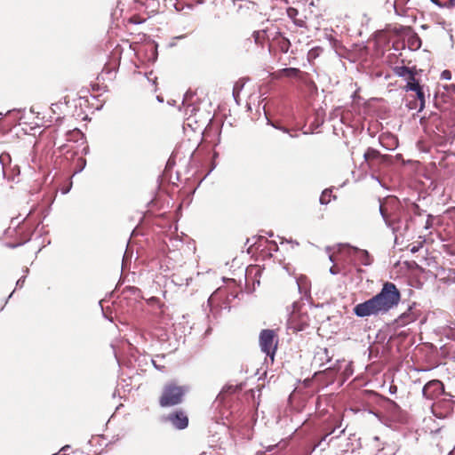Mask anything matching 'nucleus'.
<instances>
[{
  "label": "nucleus",
  "instance_id": "obj_1",
  "mask_svg": "<svg viewBox=\"0 0 455 455\" xmlns=\"http://www.w3.org/2000/svg\"><path fill=\"white\" fill-rule=\"evenodd\" d=\"M401 300V293L395 283L386 282L381 291L368 300L357 304L353 312L359 317L387 314L397 306Z\"/></svg>",
  "mask_w": 455,
  "mask_h": 455
},
{
  "label": "nucleus",
  "instance_id": "obj_2",
  "mask_svg": "<svg viewBox=\"0 0 455 455\" xmlns=\"http://www.w3.org/2000/svg\"><path fill=\"white\" fill-rule=\"evenodd\" d=\"M188 391L187 386L179 385L175 381H170L164 385L158 399L161 407H173L180 404Z\"/></svg>",
  "mask_w": 455,
  "mask_h": 455
},
{
  "label": "nucleus",
  "instance_id": "obj_3",
  "mask_svg": "<svg viewBox=\"0 0 455 455\" xmlns=\"http://www.w3.org/2000/svg\"><path fill=\"white\" fill-rule=\"evenodd\" d=\"M278 335L276 331L264 329L259 332V344L260 350L269 357L271 363L275 361V355L278 348Z\"/></svg>",
  "mask_w": 455,
  "mask_h": 455
},
{
  "label": "nucleus",
  "instance_id": "obj_4",
  "mask_svg": "<svg viewBox=\"0 0 455 455\" xmlns=\"http://www.w3.org/2000/svg\"><path fill=\"white\" fill-rule=\"evenodd\" d=\"M267 277V274L265 267H261L259 265H251L246 268V283L247 285L251 284L253 289H255L256 285L259 286L261 278L266 279Z\"/></svg>",
  "mask_w": 455,
  "mask_h": 455
},
{
  "label": "nucleus",
  "instance_id": "obj_5",
  "mask_svg": "<svg viewBox=\"0 0 455 455\" xmlns=\"http://www.w3.org/2000/svg\"><path fill=\"white\" fill-rule=\"evenodd\" d=\"M165 420L177 429H185L188 426V417L182 410H176L165 417Z\"/></svg>",
  "mask_w": 455,
  "mask_h": 455
},
{
  "label": "nucleus",
  "instance_id": "obj_6",
  "mask_svg": "<svg viewBox=\"0 0 455 455\" xmlns=\"http://www.w3.org/2000/svg\"><path fill=\"white\" fill-rule=\"evenodd\" d=\"M444 392V386L442 381L433 379L428 381L423 387L422 393L427 399H435Z\"/></svg>",
  "mask_w": 455,
  "mask_h": 455
},
{
  "label": "nucleus",
  "instance_id": "obj_7",
  "mask_svg": "<svg viewBox=\"0 0 455 455\" xmlns=\"http://www.w3.org/2000/svg\"><path fill=\"white\" fill-rule=\"evenodd\" d=\"M291 47L290 39L283 35L281 32H276L275 36L272 38L270 48L277 49L283 53L288 52Z\"/></svg>",
  "mask_w": 455,
  "mask_h": 455
},
{
  "label": "nucleus",
  "instance_id": "obj_8",
  "mask_svg": "<svg viewBox=\"0 0 455 455\" xmlns=\"http://www.w3.org/2000/svg\"><path fill=\"white\" fill-rule=\"evenodd\" d=\"M347 252L357 259L362 265L369 266L371 264V257L369 252L365 250H360L355 247L347 246Z\"/></svg>",
  "mask_w": 455,
  "mask_h": 455
},
{
  "label": "nucleus",
  "instance_id": "obj_9",
  "mask_svg": "<svg viewBox=\"0 0 455 455\" xmlns=\"http://www.w3.org/2000/svg\"><path fill=\"white\" fill-rule=\"evenodd\" d=\"M364 162L369 168H373L376 164H379L382 156L377 149L369 148L363 155Z\"/></svg>",
  "mask_w": 455,
  "mask_h": 455
},
{
  "label": "nucleus",
  "instance_id": "obj_10",
  "mask_svg": "<svg viewBox=\"0 0 455 455\" xmlns=\"http://www.w3.org/2000/svg\"><path fill=\"white\" fill-rule=\"evenodd\" d=\"M305 75L306 74L304 72L296 68H282L275 73V76L276 78L285 76L290 78H297L299 80H303Z\"/></svg>",
  "mask_w": 455,
  "mask_h": 455
},
{
  "label": "nucleus",
  "instance_id": "obj_11",
  "mask_svg": "<svg viewBox=\"0 0 455 455\" xmlns=\"http://www.w3.org/2000/svg\"><path fill=\"white\" fill-rule=\"evenodd\" d=\"M287 16L292 20L295 27L299 28H307L306 17L299 16L296 8L289 7L286 11Z\"/></svg>",
  "mask_w": 455,
  "mask_h": 455
},
{
  "label": "nucleus",
  "instance_id": "obj_12",
  "mask_svg": "<svg viewBox=\"0 0 455 455\" xmlns=\"http://www.w3.org/2000/svg\"><path fill=\"white\" fill-rule=\"evenodd\" d=\"M418 314L414 312L411 307H410L406 312L403 313L398 317L396 323L398 325L404 326L412 322H415L418 319Z\"/></svg>",
  "mask_w": 455,
  "mask_h": 455
},
{
  "label": "nucleus",
  "instance_id": "obj_13",
  "mask_svg": "<svg viewBox=\"0 0 455 455\" xmlns=\"http://www.w3.org/2000/svg\"><path fill=\"white\" fill-rule=\"evenodd\" d=\"M397 206V202L395 199L387 200L384 203L380 204L379 211L381 215L387 219L390 216H395V213L393 212V208Z\"/></svg>",
  "mask_w": 455,
  "mask_h": 455
},
{
  "label": "nucleus",
  "instance_id": "obj_14",
  "mask_svg": "<svg viewBox=\"0 0 455 455\" xmlns=\"http://www.w3.org/2000/svg\"><path fill=\"white\" fill-rule=\"evenodd\" d=\"M331 359V355L329 353V349L324 347L321 348L316 352L315 355V360L319 361L320 364H323L324 363L330 362Z\"/></svg>",
  "mask_w": 455,
  "mask_h": 455
},
{
  "label": "nucleus",
  "instance_id": "obj_15",
  "mask_svg": "<svg viewBox=\"0 0 455 455\" xmlns=\"http://www.w3.org/2000/svg\"><path fill=\"white\" fill-rule=\"evenodd\" d=\"M408 46L411 50H418L421 46V39L420 37L416 34H412L408 37Z\"/></svg>",
  "mask_w": 455,
  "mask_h": 455
},
{
  "label": "nucleus",
  "instance_id": "obj_16",
  "mask_svg": "<svg viewBox=\"0 0 455 455\" xmlns=\"http://www.w3.org/2000/svg\"><path fill=\"white\" fill-rule=\"evenodd\" d=\"M411 70L412 69L405 66H395L393 68V72L395 73V75L403 77H406L411 72Z\"/></svg>",
  "mask_w": 455,
  "mask_h": 455
},
{
  "label": "nucleus",
  "instance_id": "obj_17",
  "mask_svg": "<svg viewBox=\"0 0 455 455\" xmlns=\"http://www.w3.org/2000/svg\"><path fill=\"white\" fill-rule=\"evenodd\" d=\"M82 137H83V133L78 129H74L73 131H69L67 132V140H68L77 141Z\"/></svg>",
  "mask_w": 455,
  "mask_h": 455
},
{
  "label": "nucleus",
  "instance_id": "obj_18",
  "mask_svg": "<svg viewBox=\"0 0 455 455\" xmlns=\"http://www.w3.org/2000/svg\"><path fill=\"white\" fill-rule=\"evenodd\" d=\"M439 7L451 8L455 6V0H431Z\"/></svg>",
  "mask_w": 455,
  "mask_h": 455
},
{
  "label": "nucleus",
  "instance_id": "obj_19",
  "mask_svg": "<svg viewBox=\"0 0 455 455\" xmlns=\"http://www.w3.org/2000/svg\"><path fill=\"white\" fill-rule=\"evenodd\" d=\"M331 193H332V191L331 189L323 190L320 196V203L322 204H329L331 202Z\"/></svg>",
  "mask_w": 455,
  "mask_h": 455
},
{
  "label": "nucleus",
  "instance_id": "obj_20",
  "mask_svg": "<svg viewBox=\"0 0 455 455\" xmlns=\"http://www.w3.org/2000/svg\"><path fill=\"white\" fill-rule=\"evenodd\" d=\"M414 92L417 94V99L419 100V111H421L425 107V96H424L422 87L420 86L419 90H415Z\"/></svg>",
  "mask_w": 455,
  "mask_h": 455
},
{
  "label": "nucleus",
  "instance_id": "obj_21",
  "mask_svg": "<svg viewBox=\"0 0 455 455\" xmlns=\"http://www.w3.org/2000/svg\"><path fill=\"white\" fill-rule=\"evenodd\" d=\"M252 36L257 44H262V41L265 37V31H254Z\"/></svg>",
  "mask_w": 455,
  "mask_h": 455
},
{
  "label": "nucleus",
  "instance_id": "obj_22",
  "mask_svg": "<svg viewBox=\"0 0 455 455\" xmlns=\"http://www.w3.org/2000/svg\"><path fill=\"white\" fill-rule=\"evenodd\" d=\"M420 87V84H419V82L416 80V81H412V82H407V84L405 86L406 90L407 91H415V90H419Z\"/></svg>",
  "mask_w": 455,
  "mask_h": 455
},
{
  "label": "nucleus",
  "instance_id": "obj_23",
  "mask_svg": "<svg viewBox=\"0 0 455 455\" xmlns=\"http://www.w3.org/2000/svg\"><path fill=\"white\" fill-rule=\"evenodd\" d=\"M443 280L447 279L448 281L454 283L455 282V270L452 268H448L446 277H443Z\"/></svg>",
  "mask_w": 455,
  "mask_h": 455
},
{
  "label": "nucleus",
  "instance_id": "obj_24",
  "mask_svg": "<svg viewBox=\"0 0 455 455\" xmlns=\"http://www.w3.org/2000/svg\"><path fill=\"white\" fill-rule=\"evenodd\" d=\"M405 78L407 79V82L416 81L415 72L411 70V72Z\"/></svg>",
  "mask_w": 455,
  "mask_h": 455
},
{
  "label": "nucleus",
  "instance_id": "obj_25",
  "mask_svg": "<svg viewBox=\"0 0 455 455\" xmlns=\"http://www.w3.org/2000/svg\"><path fill=\"white\" fill-rule=\"evenodd\" d=\"M148 303H150V304H153V303H160V301H159V299H158V298H156V297H152L151 299H149Z\"/></svg>",
  "mask_w": 455,
  "mask_h": 455
},
{
  "label": "nucleus",
  "instance_id": "obj_26",
  "mask_svg": "<svg viewBox=\"0 0 455 455\" xmlns=\"http://www.w3.org/2000/svg\"><path fill=\"white\" fill-rule=\"evenodd\" d=\"M442 76L444 77V78L450 79V77H451L450 71H448V70L443 71V74H442Z\"/></svg>",
  "mask_w": 455,
  "mask_h": 455
},
{
  "label": "nucleus",
  "instance_id": "obj_27",
  "mask_svg": "<svg viewBox=\"0 0 455 455\" xmlns=\"http://www.w3.org/2000/svg\"><path fill=\"white\" fill-rule=\"evenodd\" d=\"M233 94L235 96L238 94V84H237L234 86Z\"/></svg>",
  "mask_w": 455,
  "mask_h": 455
},
{
  "label": "nucleus",
  "instance_id": "obj_28",
  "mask_svg": "<svg viewBox=\"0 0 455 455\" xmlns=\"http://www.w3.org/2000/svg\"><path fill=\"white\" fill-rule=\"evenodd\" d=\"M416 104H417V102H416V101H415V102H410V104H409V108H416Z\"/></svg>",
  "mask_w": 455,
  "mask_h": 455
},
{
  "label": "nucleus",
  "instance_id": "obj_29",
  "mask_svg": "<svg viewBox=\"0 0 455 455\" xmlns=\"http://www.w3.org/2000/svg\"><path fill=\"white\" fill-rule=\"evenodd\" d=\"M287 29L291 32V35H292V34H295V33H297V32H298V30H297V29H296V30H292V29H291V28H289V27H287Z\"/></svg>",
  "mask_w": 455,
  "mask_h": 455
},
{
  "label": "nucleus",
  "instance_id": "obj_30",
  "mask_svg": "<svg viewBox=\"0 0 455 455\" xmlns=\"http://www.w3.org/2000/svg\"><path fill=\"white\" fill-rule=\"evenodd\" d=\"M411 252H416L418 251V248L417 247H413V248H411Z\"/></svg>",
  "mask_w": 455,
  "mask_h": 455
},
{
  "label": "nucleus",
  "instance_id": "obj_31",
  "mask_svg": "<svg viewBox=\"0 0 455 455\" xmlns=\"http://www.w3.org/2000/svg\"><path fill=\"white\" fill-rule=\"evenodd\" d=\"M22 283H24V280H20H20L17 282V284H18V285H19V284H22Z\"/></svg>",
  "mask_w": 455,
  "mask_h": 455
},
{
  "label": "nucleus",
  "instance_id": "obj_32",
  "mask_svg": "<svg viewBox=\"0 0 455 455\" xmlns=\"http://www.w3.org/2000/svg\"><path fill=\"white\" fill-rule=\"evenodd\" d=\"M22 283H24V280H20H20L17 282V284H18V285H19V284H22Z\"/></svg>",
  "mask_w": 455,
  "mask_h": 455
},
{
  "label": "nucleus",
  "instance_id": "obj_33",
  "mask_svg": "<svg viewBox=\"0 0 455 455\" xmlns=\"http://www.w3.org/2000/svg\"><path fill=\"white\" fill-rule=\"evenodd\" d=\"M22 283H24V280H20H20L17 282V284H18V285H19V284H22Z\"/></svg>",
  "mask_w": 455,
  "mask_h": 455
},
{
  "label": "nucleus",
  "instance_id": "obj_34",
  "mask_svg": "<svg viewBox=\"0 0 455 455\" xmlns=\"http://www.w3.org/2000/svg\"><path fill=\"white\" fill-rule=\"evenodd\" d=\"M333 431H334V430L332 429V430H331V432H330V433L326 434V435H325V436L323 438V440H324V439H325V437H326L328 435H330V434L333 433Z\"/></svg>",
  "mask_w": 455,
  "mask_h": 455
},
{
  "label": "nucleus",
  "instance_id": "obj_35",
  "mask_svg": "<svg viewBox=\"0 0 455 455\" xmlns=\"http://www.w3.org/2000/svg\"><path fill=\"white\" fill-rule=\"evenodd\" d=\"M283 132H287V129L286 128H280Z\"/></svg>",
  "mask_w": 455,
  "mask_h": 455
},
{
  "label": "nucleus",
  "instance_id": "obj_36",
  "mask_svg": "<svg viewBox=\"0 0 455 455\" xmlns=\"http://www.w3.org/2000/svg\"><path fill=\"white\" fill-rule=\"evenodd\" d=\"M219 294H220V292H216V293L213 295L212 299H213L214 297H217Z\"/></svg>",
  "mask_w": 455,
  "mask_h": 455
}]
</instances>
